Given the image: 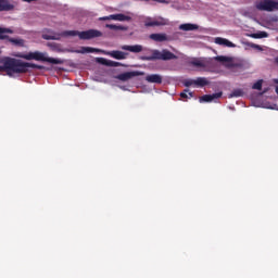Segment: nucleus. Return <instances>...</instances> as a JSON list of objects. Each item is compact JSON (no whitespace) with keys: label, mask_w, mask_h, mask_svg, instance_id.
<instances>
[{"label":"nucleus","mask_w":278,"mask_h":278,"mask_svg":"<svg viewBox=\"0 0 278 278\" xmlns=\"http://www.w3.org/2000/svg\"><path fill=\"white\" fill-rule=\"evenodd\" d=\"M0 73H7L9 77H17L21 73H27L29 68H37L42 71L45 66L34 63H27L18 59L3 58L0 60Z\"/></svg>","instance_id":"nucleus-1"},{"label":"nucleus","mask_w":278,"mask_h":278,"mask_svg":"<svg viewBox=\"0 0 278 278\" xmlns=\"http://www.w3.org/2000/svg\"><path fill=\"white\" fill-rule=\"evenodd\" d=\"M61 38H75V36H78L79 40H92V38H101L103 36V33H101L98 29H89V30H64L60 34Z\"/></svg>","instance_id":"nucleus-2"},{"label":"nucleus","mask_w":278,"mask_h":278,"mask_svg":"<svg viewBox=\"0 0 278 278\" xmlns=\"http://www.w3.org/2000/svg\"><path fill=\"white\" fill-rule=\"evenodd\" d=\"M17 58L23 60H36L37 62H48V64H64V59H54L47 54V52H29L27 54H20Z\"/></svg>","instance_id":"nucleus-3"},{"label":"nucleus","mask_w":278,"mask_h":278,"mask_svg":"<svg viewBox=\"0 0 278 278\" xmlns=\"http://www.w3.org/2000/svg\"><path fill=\"white\" fill-rule=\"evenodd\" d=\"M74 53H104V55H110L111 58H114V60H127V55H129L126 52L114 50L110 52H105L103 50H99L97 48H90V47H81L79 50L73 51Z\"/></svg>","instance_id":"nucleus-4"},{"label":"nucleus","mask_w":278,"mask_h":278,"mask_svg":"<svg viewBox=\"0 0 278 278\" xmlns=\"http://www.w3.org/2000/svg\"><path fill=\"white\" fill-rule=\"evenodd\" d=\"M214 60H216V62H220V64L226 66V68H242V66H244L242 60L233 56L219 55L215 56Z\"/></svg>","instance_id":"nucleus-5"},{"label":"nucleus","mask_w":278,"mask_h":278,"mask_svg":"<svg viewBox=\"0 0 278 278\" xmlns=\"http://www.w3.org/2000/svg\"><path fill=\"white\" fill-rule=\"evenodd\" d=\"M143 25L144 27H164L166 25H169V21L166 17H151L147 16L143 18Z\"/></svg>","instance_id":"nucleus-6"},{"label":"nucleus","mask_w":278,"mask_h":278,"mask_svg":"<svg viewBox=\"0 0 278 278\" xmlns=\"http://www.w3.org/2000/svg\"><path fill=\"white\" fill-rule=\"evenodd\" d=\"M255 8L261 12H275V10H278V1L261 0L255 3Z\"/></svg>","instance_id":"nucleus-7"},{"label":"nucleus","mask_w":278,"mask_h":278,"mask_svg":"<svg viewBox=\"0 0 278 278\" xmlns=\"http://www.w3.org/2000/svg\"><path fill=\"white\" fill-rule=\"evenodd\" d=\"M179 56L177 54L170 52L168 49L163 50H153L152 60H163L164 62L168 60H177Z\"/></svg>","instance_id":"nucleus-8"},{"label":"nucleus","mask_w":278,"mask_h":278,"mask_svg":"<svg viewBox=\"0 0 278 278\" xmlns=\"http://www.w3.org/2000/svg\"><path fill=\"white\" fill-rule=\"evenodd\" d=\"M142 75H144V72H125L115 76V79H118L119 81H129V79H134V77H140Z\"/></svg>","instance_id":"nucleus-9"},{"label":"nucleus","mask_w":278,"mask_h":278,"mask_svg":"<svg viewBox=\"0 0 278 278\" xmlns=\"http://www.w3.org/2000/svg\"><path fill=\"white\" fill-rule=\"evenodd\" d=\"M150 40L154 42H169L170 36L166 35V33H154L150 35Z\"/></svg>","instance_id":"nucleus-10"},{"label":"nucleus","mask_w":278,"mask_h":278,"mask_svg":"<svg viewBox=\"0 0 278 278\" xmlns=\"http://www.w3.org/2000/svg\"><path fill=\"white\" fill-rule=\"evenodd\" d=\"M222 97L223 92L205 94L200 98V103H212V101H216V99H220Z\"/></svg>","instance_id":"nucleus-11"},{"label":"nucleus","mask_w":278,"mask_h":278,"mask_svg":"<svg viewBox=\"0 0 278 278\" xmlns=\"http://www.w3.org/2000/svg\"><path fill=\"white\" fill-rule=\"evenodd\" d=\"M214 42H215V45H219L220 47H228L230 49L236 48V45L233 42H231L228 39H225L223 37H216L214 39Z\"/></svg>","instance_id":"nucleus-12"},{"label":"nucleus","mask_w":278,"mask_h":278,"mask_svg":"<svg viewBox=\"0 0 278 278\" xmlns=\"http://www.w3.org/2000/svg\"><path fill=\"white\" fill-rule=\"evenodd\" d=\"M97 62H99V64H103V66H112V67L123 66V64L119 62L106 60L103 58H98Z\"/></svg>","instance_id":"nucleus-13"},{"label":"nucleus","mask_w":278,"mask_h":278,"mask_svg":"<svg viewBox=\"0 0 278 278\" xmlns=\"http://www.w3.org/2000/svg\"><path fill=\"white\" fill-rule=\"evenodd\" d=\"M132 16H134V13L129 11L126 12V14L118 13V14H115V21H119L121 23L129 22L131 21Z\"/></svg>","instance_id":"nucleus-14"},{"label":"nucleus","mask_w":278,"mask_h":278,"mask_svg":"<svg viewBox=\"0 0 278 278\" xmlns=\"http://www.w3.org/2000/svg\"><path fill=\"white\" fill-rule=\"evenodd\" d=\"M14 10V4L10 3V0H0V12H10Z\"/></svg>","instance_id":"nucleus-15"},{"label":"nucleus","mask_w":278,"mask_h":278,"mask_svg":"<svg viewBox=\"0 0 278 278\" xmlns=\"http://www.w3.org/2000/svg\"><path fill=\"white\" fill-rule=\"evenodd\" d=\"M179 29L181 31H197V29H199V25L190 23L180 24Z\"/></svg>","instance_id":"nucleus-16"},{"label":"nucleus","mask_w":278,"mask_h":278,"mask_svg":"<svg viewBox=\"0 0 278 278\" xmlns=\"http://www.w3.org/2000/svg\"><path fill=\"white\" fill-rule=\"evenodd\" d=\"M42 38L43 40H61L62 35H60V33H53L50 30L47 34H42Z\"/></svg>","instance_id":"nucleus-17"},{"label":"nucleus","mask_w":278,"mask_h":278,"mask_svg":"<svg viewBox=\"0 0 278 278\" xmlns=\"http://www.w3.org/2000/svg\"><path fill=\"white\" fill-rule=\"evenodd\" d=\"M162 75L151 74L146 77V81L149 84H162Z\"/></svg>","instance_id":"nucleus-18"},{"label":"nucleus","mask_w":278,"mask_h":278,"mask_svg":"<svg viewBox=\"0 0 278 278\" xmlns=\"http://www.w3.org/2000/svg\"><path fill=\"white\" fill-rule=\"evenodd\" d=\"M121 49H123V51H130V53H140L142 51V46H122Z\"/></svg>","instance_id":"nucleus-19"},{"label":"nucleus","mask_w":278,"mask_h":278,"mask_svg":"<svg viewBox=\"0 0 278 278\" xmlns=\"http://www.w3.org/2000/svg\"><path fill=\"white\" fill-rule=\"evenodd\" d=\"M192 66H197L198 68H205L207 66L208 62L205 59H193L191 61Z\"/></svg>","instance_id":"nucleus-20"},{"label":"nucleus","mask_w":278,"mask_h":278,"mask_svg":"<svg viewBox=\"0 0 278 278\" xmlns=\"http://www.w3.org/2000/svg\"><path fill=\"white\" fill-rule=\"evenodd\" d=\"M5 40H9V42H11V45H14L15 47H25V39L10 38L8 36V38H5Z\"/></svg>","instance_id":"nucleus-21"},{"label":"nucleus","mask_w":278,"mask_h":278,"mask_svg":"<svg viewBox=\"0 0 278 278\" xmlns=\"http://www.w3.org/2000/svg\"><path fill=\"white\" fill-rule=\"evenodd\" d=\"M5 34H14V30L12 28L0 27V40H5V38H8V35Z\"/></svg>","instance_id":"nucleus-22"},{"label":"nucleus","mask_w":278,"mask_h":278,"mask_svg":"<svg viewBox=\"0 0 278 278\" xmlns=\"http://www.w3.org/2000/svg\"><path fill=\"white\" fill-rule=\"evenodd\" d=\"M105 27L108 29H113L114 31H125V26H118V25H114V24H106Z\"/></svg>","instance_id":"nucleus-23"},{"label":"nucleus","mask_w":278,"mask_h":278,"mask_svg":"<svg viewBox=\"0 0 278 278\" xmlns=\"http://www.w3.org/2000/svg\"><path fill=\"white\" fill-rule=\"evenodd\" d=\"M207 84H210V81L205 77H198L195 79V86H200L201 88H203V86H207Z\"/></svg>","instance_id":"nucleus-24"},{"label":"nucleus","mask_w":278,"mask_h":278,"mask_svg":"<svg viewBox=\"0 0 278 278\" xmlns=\"http://www.w3.org/2000/svg\"><path fill=\"white\" fill-rule=\"evenodd\" d=\"M233 97H244V91L242 89H233L232 92L229 94V99H233Z\"/></svg>","instance_id":"nucleus-25"},{"label":"nucleus","mask_w":278,"mask_h":278,"mask_svg":"<svg viewBox=\"0 0 278 278\" xmlns=\"http://www.w3.org/2000/svg\"><path fill=\"white\" fill-rule=\"evenodd\" d=\"M250 38H268V33L266 31H258L250 35Z\"/></svg>","instance_id":"nucleus-26"},{"label":"nucleus","mask_w":278,"mask_h":278,"mask_svg":"<svg viewBox=\"0 0 278 278\" xmlns=\"http://www.w3.org/2000/svg\"><path fill=\"white\" fill-rule=\"evenodd\" d=\"M181 99H192V92L190 90L185 89L184 92L180 93Z\"/></svg>","instance_id":"nucleus-27"},{"label":"nucleus","mask_w":278,"mask_h":278,"mask_svg":"<svg viewBox=\"0 0 278 278\" xmlns=\"http://www.w3.org/2000/svg\"><path fill=\"white\" fill-rule=\"evenodd\" d=\"M264 84L263 79L257 80L253 84L252 89L253 90H262V85Z\"/></svg>","instance_id":"nucleus-28"},{"label":"nucleus","mask_w":278,"mask_h":278,"mask_svg":"<svg viewBox=\"0 0 278 278\" xmlns=\"http://www.w3.org/2000/svg\"><path fill=\"white\" fill-rule=\"evenodd\" d=\"M184 85L187 88H190V86H195V79H187V80L184 81Z\"/></svg>","instance_id":"nucleus-29"},{"label":"nucleus","mask_w":278,"mask_h":278,"mask_svg":"<svg viewBox=\"0 0 278 278\" xmlns=\"http://www.w3.org/2000/svg\"><path fill=\"white\" fill-rule=\"evenodd\" d=\"M269 23H278V16L277 15H273L269 17Z\"/></svg>","instance_id":"nucleus-30"},{"label":"nucleus","mask_w":278,"mask_h":278,"mask_svg":"<svg viewBox=\"0 0 278 278\" xmlns=\"http://www.w3.org/2000/svg\"><path fill=\"white\" fill-rule=\"evenodd\" d=\"M250 47H251L252 49H257L258 51H262V47L258 46V45L250 43Z\"/></svg>","instance_id":"nucleus-31"},{"label":"nucleus","mask_w":278,"mask_h":278,"mask_svg":"<svg viewBox=\"0 0 278 278\" xmlns=\"http://www.w3.org/2000/svg\"><path fill=\"white\" fill-rule=\"evenodd\" d=\"M48 47H50L51 49H58V43L48 42Z\"/></svg>","instance_id":"nucleus-32"},{"label":"nucleus","mask_w":278,"mask_h":278,"mask_svg":"<svg viewBox=\"0 0 278 278\" xmlns=\"http://www.w3.org/2000/svg\"><path fill=\"white\" fill-rule=\"evenodd\" d=\"M153 1H156V3H165V4H168V0H153Z\"/></svg>","instance_id":"nucleus-33"},{"label":"nucleus","mask_w":278,"mask_h":278,"mask_svg":"<svg viewBox=\"0 0 278 278\" xmlns=\"http://www.w3.org/2000/svg\"><path fill=\"white\" fill-rule=\"evenodd\" d=\"M109 21H116V14L109 15Z\"/></svg>","instance_id":"nucleus-34"},{"label":"nucleus","mask_w":278,"mask_h":278,"mask_svg":"<svg viewBox=\"0 0 278 278\" xmlns=\"http://www.w3.org/2000/svg\"><path fill=\"white\" fill-rule=\"evenodd\" d=\"M99 21H110V17L109 16H103V17H100Z\"/></svg>","instance_id":"nucleus-35"},{"label":"nucleus","mask_w":278,"mask_h":278,"mask_svg":"<svg viewBox=\"0 0 278 278\" xmlns=\"http://www.w3.org/2000/svg\"><path fill=\"white\" fill-rule=\"evenodd\" d=\"M24 1L25 3H31V1H38V0H22Z\"/></svg>","instance_id":"nucleus-36"}]
</instances>
